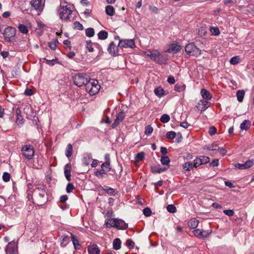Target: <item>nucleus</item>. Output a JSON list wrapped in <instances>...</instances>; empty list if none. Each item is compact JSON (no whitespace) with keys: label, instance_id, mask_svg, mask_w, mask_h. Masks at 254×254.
I'll return each mask as SVG.
<instances>
[{"label":"nucleus","instance_id":"f257e3e1","mask_svg":"<svg viewBox=\"0 0 254 254\" xmlns=\"http://www.w3.org/2000/svg\"><path fill=\"white\" fill-rule=\"evenodd\" d=\"M144 55L160 64H166L168 60L167 56L158 51L144 52Z\"/></svg>","mask_w":254,"mask_h":254},{"label":"nucleus","instance_id":"f03ea898","mask_svg":"<svg viewBox=\"0 0 254 254\" xmlns=\"http://www.w3.org/2000/svg\"><path fill=\"white\" fill-rule=\"evenodd\" d=\"M85 87L86 91L91 96L98 93L100 89V86L98 84V80L93 79H89Z\"/></svg>","mask_w":254,"mask_h":254},{"label":"nucleus","instance_id":"7ed1b4c3","mask_svg":"<svg viewBox=\"0 0 254 254\" xmlns=\"http://www.w3.org/2000/svg\"><path fill=\"white\" fill-rule=\"evenodd\" d=\"M89 80L88 75L84 73L76 74L73 77L74 84L78 87L86 86Z\"/></svg>","mask_w":254,"mask_h":254},{"label":"nucleus","instance_id":"20e7f679","mask_svg":"<svg viewBox=\"0 0 254 254\" xmlns=\"http://www.w3.org/2000/svg\"><path fill=\"white\" fill-rule=\"evenodd\" d=\"M72 10L66 5H61L59 9L60 18L64 20H69L71 17Z\"/></svg>","mask_w":254,"mask_h":254},{"label":"nucleus","instance_id":"39448f33","mask_svg":"<svg viewBox=\"0 0 254 254\" xmlns=\"http://www.w3.org/2000/svg\"><path fill=\"white\" fill-rule=\"evenodd\" d=\"M44 188V186H41L34 190L35 193L37 194V201L41 205L45 202L47 199L46 196V192Z\"/></svg>","mask_w":254,"mask_h":254},{"label":"nucleus","instance_id":"423d86ee","mask_svg":"<svg viewBox=\"0 0 254 254\" xmlns=\"http://www.w3.org/2000/svg\"><path fill=\"white\" fill-rule=\"evenodd\" d=\"M185 52L190 56L197 57L201 54V51L193 43H190L186 46Z\"/></svg>","mask_w":254,"mask_h":254},{"label":"nucleus","instance_id":"0eeeda50","mask_svg":"<svg viewBox=\"0 0 254 254\" xmlns=\"http://www.w3.org/2000/svg\"><path fill=\"white\" fill-rule=\"evenodd\" d=\"M22 154L26 159L30 160L34 155V150L31 145H24L21 148Z\"/></svg>","mask_w":254,"mask_h":254},{"label":"nucleus","instance_id":"6e6552de","mask_svg":"<svg viewBox=\"0 0 254 254\" xmlns=\"http://www.w3.org/2000/svg\"><path fill=\"white\" fill-rule=\"evenodd\" d=\"M6 254H17L18 241L13 240L9 242L5 249Z\"/></svg>","mask_w":254,"mask_h":254},{"label":"nucleus","instance_id":"1a4fd4ad","mask_svg":"<svg viewBox=\"0 0 254 254\" xmlns=\"http://www.w3.org/2000/svg\"><path fill=\"white\" fill-rule=\"evenodd\" d=\"M15 28L10 26L6 27L3 33L5 40L8 42L11 41V38L14 37L15 35Z\"/></svg>","mask_w":254,"mask_h":254},{"label":"nucleus","instance_id":"9d476101","mask_svg":"<svg viewBox=\"0 0 254 254\" xmlns=\"http://www.w3.org/2000/svg\"><path fill=\"white\" fill-rule=\"evenodd\" d=\"M118 46L121 48H134L135 45L133 39H123L120 40Z\"/></svg>","mask_w":254,"mask_h":254},{"label":"nucleus","instance_id":"9b49d317","mask_svg":"<svg viewBox=\"0 0 254 254\" xmlns=\"http://www.w3.org/2000/svg\"><path fill=\"white\" fill-rule=\"evenodd\" d=\"M211 230H203L201 229H196L193 231L195 236L199 238H205L207 237L211 233Z\"/></svg>","mask_w":254,"mask_h":254},{"label":"nucleus","instance_id":"f8f14e48","mask_svg":"<svg viewBox=\"0 0 254 254\" xmlns=\"http://www.w3.org/2000/svg\"><path fill=\"white\" fill-rule=\"evenodd\" d=\"M253 160H248L243 164H237L235 165V167L239 169H247L254 165Z\"/></svg>","mask_w":254,"mask_h":254},{"label":"nucleus","instance_id":"ddd939ff","mask_svg":"<svg viewBox=\"0 0 254 254\" xmlns=\"http://www.w3.org/2000/svg\"><path fill=\"white\" fill-rule=\"evenodd\" d=\"M89 254H100V250L96 244H90L87 247Z\"/></svg>","mask_w":254,"mask_h":254},{"label":"nucleus","instance_id":"4468645a","mask_svg":"<svg viewBox=\"0 0 254 254\" xmlns=\"http://www.w3.org/2000/svg\"><path fill=\"white\" fill-rule=\"evenodd\" d=\"M128 227V225L124 220L116 218V226L115 228L118 229L125 230Z\"/></svg>","mask_w":254,"mask_h":254},{"label":"nucleus","instance_id":"2eb2a0df","mask_svg":"<svg viewBox=\"0 0 254 254\" xmlns=\"http://www.w3.org/2000/svg\"><path fill=\"white\" fill-rule=\"evenodd\" d=\"M210 105V103L207 100H201L197 104L196 107L198 109L200 110L201 111H204L207 109Z\"/></svg>","mask_w":254,"mask_h":254},{"label":"nucleus","instance_id":"dca6fc26","mask_svg":"<svg viewBox=\"0 0 254 254\" xmlns=\"http://www.w3.org/2000/svg\"><path fill=\"white\" fill-rule=\"evenodd\" d=\"M107 164H102L101 166L102 169L101 170H97L95 171V175L96 177L102 178L106 175V172H109V169H105V166Z\"/></svg>","mask_w":254,"mask_h":254},{"label":"nucleus","instance_id":"f3484780","mask_svg":"<svg viewBox=\"0 0 254 254\" xmlns=\"http://www.w3.org/2000/svg\"><path fill=\"white\" fill-rule=\"evenodd\" d=\"M32 6L37 10H40L44 6L43 0H32Z\"/></svg>","mask_w":254,"mask_h":254},{"label":"nucleus","instance_id":"a211bd4d","mask_svg":"<svg viewBox=\"0 0 254 254\" xmlns=\"http://www.w3.org/2000/svg\"><path fill=\"white\" fill-rule=\"evenodd\" d=\"M181 46L177 44H173L170 48L166 51V52L171 53H177L181 50Z\"/></svg>","mask_w":254,"mask_h":254},{"label":"nucleus","instance_id":"6ab92c4d","mask_svg":"<svg viewBox=\"0 0 254 254\" xmlns=\"http://www.w3.org/2000/svg\"><path fill=\"white\" fill-rule=\"evenodd\" d=\"M201 95L204 100H210L212 98L211 94L206 89H202L200 92Z\"/></svg>","mask_w":254,"mask_h":254},{"label":"nucleus","instance_id":"aec40b11","mask_svg":"<svg viewBox=\"0 0 254 254\" xmlns=\"http://www.w3.org/2000/svg\"><path fill=\"white\" fill-rule=\"evenodd\" d=\"M70 235L71 237V241L72 242L74 249L75 250H80L81 249V246L80 244L77 237L73 235L72 233H70Z\"/></svg>","mask_w":254,"mask_h":254},{"label":"nucleus","instance_id":"412c9836","mask_svg":"<svg viewBox=\"0 0 254 254\" xmlns=\"http://www.w3.org/2000/svg\"><path fill=\"white\" fill-rule=\"evenodd\" d=\"M117 49V47L114 43L112 42L109 44L107 50L109 54H110L111 55L115 56L117 53L116 51Z\"/></svg>","mask_w":254,"mask_h":254},{"label":"nucleus","instance_id":"4be33fe9","mask_svg":"<svg viewBox=\"0 0 254 254\" xmlns=\"http://www.w3.org/2000/svg\"><path fill=\"white\" fill-rule=\"evenodd\" d=\"M65 168H68V169H65L64 171V174L65 175V177L66 179V180L68 181H70L71 179V171H70V168H71V165L70 164H67L65 166Z\"/></svg>","mask_w":254,"mask_h":254},{"label":"nucleus","instance_id":"5701e85b","mask_svg":"<svg viewBox=\"0 0 254 254\" xmlns=\"http://www.w3.org/2000/svg\"><path fill=\"white\" fill-rule=\"evenodd\" d=\"M92 159V155L90 153H85L83 157L82 162L84 165L88 166Z\"/></svg>","mask_w":254,"mask_h":254},{"label":"nucleus","instance_id":"b1692460","mask_svg":"<svg viewBox=\"0 0 254 254\" xmlns=\"http://www.w3.org/2000/svg\"><path fill=\"white\" fill-rule=\"evenodd\" d=\"M102 190H104L107 193L110 195H115L116 193V191L114 189H113L108 186H106L105 187V188L102 187Z\"/></svg>","mask_w":254,"mask_h":254},{"label":"nucleus","instance_id":"393cba45","mask_svg":"<svg viewBox=\"0 0 254 254\" xmlns=\"http://www.w3.org/2000/svg\"><path fill=\"white\" fill-rule=\"evenodd\" d=\"M198 225V221L195 219H191L188 222V226L191 229H195Z\"/></svg>","mask_w":254,"mask_h":254},{"label":"nucleus","instance_id":"a878e982","mask_svg":"<svg viewBox=\"0 0 254 254\" xmlns=\"http://www.w3.org/2000/svg\"><path fill=\"white\" fill-rule=\"evenodd\" d=\"M193 165V163L191 161H188L183 164V168L186 171H189L194 167Z\"/></svg>","mask_w":254,"mask_h":254},{"label":"nucleus","instance_id":"bb28decb","mask_svg":"<svg viewBox=\"0 0 254 254\" xmlns=\"http://www.w3.org/2000/svg\"><path fill=\"white\" fill-rule=\"evenodd\" d=\"M16 123L18 124H21V125L23 124L24 123V119L21 115L20 111L19 110H16Z\"/></svg>","mask_w":254,"mask_h":254},{"label":"nucleus","instance_id":"cd10ccee","mask_svg":"<svg viewBox=\"0 0 254 254\" xmlns=\"http://www.w3.org/2000/svg\"><path fill=\"white\" fill-rule=\"evenodd\" d=\"M97 35L99 39L104 40L108 38V33L105 30H102L98 33Z\"/></svg>","mask_w":254,"mask_h":254},{"label":"nucleus","instance_id":"c85d7f7f","mask_svg":"<svg viewBox=\"0 0 254 254\" xmlns=\"http://www.w3.org/2000/svg\"><path fill=\"white\" fill-rule=\"evenodd\" d=\"M105 11L107 15L113 16L115 13V8L113 6L109 5L106 6Z\"/></svg>","mask_w":254,"mask_h":254},{"label":"nucleus","instance_id":"c756f323","mask_svg":"<svg viewBox=\"0 0 254 254\" xmlns=\"http://www.w3.org/2000/svg\"><path fill=\"white\" fill-rule=\"evenodd\" d=\"M245 92L243 90H239L237 91L236 95L237 100L239 102H242L243 100Z\"/></svg>","mask_w":254,"mask_h":254},{"label":"nucleus","instance_id":"7c9ffc66","mask_svg":"<svg viewBox=\"0 0 254 254\" xmlns=\"http://www.w3.org/2000/svg\"><path fill=\"white\" fill-rule=\"evenodd\" d=\"M113 248L116 250L121 249V241L119 238H116L113 241Z\"/></svg>","mask_w":254,"mask_h":254},{"label":"nucleus","instance_id":"2f4dec72","mask_svg":"<svg viewBox=\"0 0 254 254\" xmlns=\"http://www.w3.org/2000/svg\"><path fill=\"white\" fill-rule=\"evenodd\" d=\"M105 225L106 227H115L116 226V218L114 219H109L105 222Z\"/></svg>","mask_w":254,"mask_h":254},{"label":"nucleus","instance_id":"473e14b6","mask_svg":"<svg viewBox=\"0 0 254 254\" xmlns=\"http://www.w3.org/2000/svg\"><path fill=\"white\" fill-rule=\"evenodd\" d=\"M186 85L183 83H177L174 87L175 90L177 92H183L186 89Z\"/></svg>","mask_w":254,"mask_h":254},{"label":"nucleus","instance_id":"72a5a7b5","mask_svg":"<svg viewBox=\"0 0 254 254\" xmlns=\"http://www.w3.org/2000/svg\"><path fill=\"white\" fill-rule=\"evenodd\" d=\"M250 123L248 120H244L241 124L240 127L242 129L248 130L250 127Z\"/></svg>","mask_w":254,"mask_h":254},{"label":"nucleus","instance_id":"f704fd0d","mask_svg":"<svg viewBox=\"0 0 254 254\" xmlns=\"http://www.w3.org/2000/svg\"><path fill=\"white\" fill-rule=\"evenodd\" d=\"M154 93L156 95L161 97L165 95L164 90L161 87H158L155 89Z\"/></svg>","mask_w":254,"mask_h":254},{"label":"nucleus","instance_id":"c9c22d12","mask_svg":"<svg viewBox=\"0 0 254 254\" xmlns=\"http://www.w3.org/2000/svg\"><path fill=\"white\" fill-rule=\"evenodd\" d=\"M72 154V146L71 144H68L65 150V155L67 158H69Z\"/></svg>","mask_w":254,"mask_h":254},{"label":"nucleus","instance_id":"e433bc0d","mask_svg":"<svg viewBox=\"0 0 254 254\" xmlns=\"http://www.w3.org/2000/svg\"><path fill=\"white\" fill-rule=\"evenodd\" d=\"M170 160L168 156H162L161 158V162L164 165H167L168 168Z\"/></svg>","mask_w":254,"mask_h":254},{"label":"nucleus","instance_id":"4c0bfd02","mask_svg":"<svg viewBox=\"0 0 254 254\" xmlns=\"http://www.w3.org/2000/svg\"><path fill=\"white\" fill-rule=\"evenodd\" d=\"M85 35L87 37L91 38L94 36L95 31L93 28H88L85 30Z\"/></svg>","mask_w":254,"mask_h":254},{"label":"nucleus","instance_id":"58836bf2","mask_svg":"<svg viewBox=\"0 0 254 254\" xmlns=\"http://www.w3.org/2000/svg\"><path fill=\"white\" fill-rule=\"evenodd\" d=\"M18 29L22 34H27L28 33V30L27 26L23 24H19L18 26Z\"/></svg>","mask_w":254,"mask_h":254},{"label":"nucleus","instance_id":"ea45409f","mask_svg":"<svg viewBox=\"0 0 254 254\" xmlns=\"http://www.w3.org/2000/svg\"><path fill=\"white\" fill-rule=\"evenodd\" d=\"M167 168L168 167L161 168L159 166H154L152 170L153 172L160 173L166 170Z\"/></svg>","mask_w":254,"mask_h":254},{"label":"nucleus","instance_id":"a19ab883","mask_svg":"<svg viewBox=\"0 0 254 254\" xmlns=\"http://www.w3.org/2000/svg\"><path fill=\"white\" fill-rule=\"evenodd\" d=\"M143 160V152L138 153L135 157V165L137 166L139 161Z\"/></svg>","mask_w":254,"mask_h":254},{"label":"nucleus","instance_id":"79ce46f5","mask_svg":"<svg viewBox=\"0 0 254 254\" xmlns=\"http://www.w3.org/2000/svg\"><path fill=\"white\" fill-rule=\"evenodd\" d=\"M58 43V40L55 39L53 42H49L48 43V46L52 50H54L56 49Z\"/></svg>","mask_w":254,"mask_h":254},{"label":"nucleus","instance_id":"37998d69","mask_svg":"<svg viewBox=\"0 0 254 254\" xmlns=\"http://www.w3.org/2000/svg\"><path fill=\"white\" fill-rule=\"evenodd\" d=\"M125 117V113L123 111L120 112L117 116L116 120L118 121L119 123L122 122Z\"/></svg>","mask_w":254,"mask_h":254},{"label":"nucleus","instance_id":"c03bdc74","mask_svg":"<svg viewBox=\"0 0 254 254\" xmlns=\"http://www.w3.org/2000/svg\"><path fill=\"white\" fill-rule=\"evenodd\" d=\"M160 121L162 122V123H168L170 120V116L167 115V114H163L161 118H160Z\"/></svg>","mask_w":254,"mask_h":254},{"label":"nucleus","instance_id":"a18cd8bd","mask_svg":"<svg viewBox=\"0 0 254 254\" xmlns=\"http://www.w3.org/2000/svg\"><path fill=\"white\" fill-rule=\"evenodd\" d=\"M69 241V238L67 236H64L62 237V239L61 240V245L63 246H66L67 244L68 243Z\"/></svg>","mask_w":254,"mask_h":254},{"label":"nucleus","instance_id":"49530a36","mask_svg":"<svg viewBox=\"0 0 254 254\" xmlns=\"http://www.w3.org/2000/svg\"><path fill=\"white\" fill-rule=\"evenodd\" d=\"M73 28L79 30H82L83 29V25L78 21H75L73 23Z\"/></svg>","mask_w":254,"mask_h":254},{"label":"nucleus","instance_id":"de8ad7c7","mask_svg":"<svg viewBox=\"0 0 254 254\" xmlns=\"http://www.w3.org/2000/svg\"><path fill=\"white\" fill-rule=\"evenodd\" d=\"M240 58L238 56H235L230 59V63L233 65H236L239 63Z\"/></svg>","mask_w":254,"mask_h":254},{"label":"nucleus","instance_id":"09e8293b","mask_svg":"<svg viewBox=\"0 0 254 254\" xmlns=\"http://www.w3.org/2000/svg\"><path fill=\"white\" fill-rule=\"evenodd\" d=\"M153 131V127L150 125H148L145 127V134L147 135H149L152 133Z\"/></svg>","mask_w":254,"mask_h":254},{"label":"nucleus","instance_id":"8fccbe9b","mask_svg":"<svg viewBox=\"0 0 254 254\" xmlns=\"http://www.w3.org/2000/svg\"><path fill=\"white\" fill-rule=\"evenodd\" d=\"M74 189V185L72 184L68 183L66 187V191L67 193H70Z\"/></svg>","mask_w":254,"mask_h":254},{"label":"nucleus","instance_id":"3c124183","mask_svg":"<svg viewBox=\"0 0 254 254\" xmlns=\"http://www.w3.org/2000/svg\"><path fill=\"white\" fill-rule=\"evenodd\" d=\"M207 149L209 150H218L219 149V147L216 143H213L211 145L208 146Z\"/></svg>","mask_w":254,"mask_h":254},{"label":"nucleus","instance_id":"603ef678","mask_svg":"<svg viewBox=\"0 0 254 254\" xmlns=\"http://www.w3.org/2000/svg\"><path fill=\"white\" fill-rule=\"evenodd\" d=\"M86 47L88 49L89 52H93L94 51V49L92 46V42L91 40H88L86 41Z\"/></svg>","mask_w":254,"mask_h":254},{"label":"nucleus","instance_id":"864d4df0","mask_svg":"<svg viewBox=\"0 0 254 254\" xmlns=\"http://www.w3.org/2000/svg\"><path fill=\"white\" fill-rule=\"evenodd\" d=\"M202 164V163L200 158H196L194 160L193 166H194L195 168H196Z\"/></svg>","mask_w":254,"mask_h":254},{"label":"nucleus","instance_id":"5fc2aeb1","mask_svg":"<svg viewBox=\"0 0 254 254\" xmlns=\"http://www.w3.org/2000/svg\"><path fill=\"white\" fill-rule=\"evenodd\" d=\"M10 175L7 172H4L2 175V179L4 182H8L10 181Z\"/></svg>","mask_w":254,"mask_h":254},{"label":"nucleus","instance_id":"6e6d98bb","mask_svg":"<svg viewBox=\"0 0 254 254\" xmlns=\"http://www.w3.org/2000/svg\"><path fill=\"white\" fill-rule=\"evenodd\" d=\"M176 134L175 131H170L166 133V136L169 139H174L176 137Z\"/></svg>","mask_w":254,"mask_h":254},{"label":"nucleus","instance_id":"4d7b16f0","mask_svg":"<svg viewBox=\"0 0 254 254\" xmlns=\"http://www.w3.org/2000/svg\"><path fill=\"white\" fill-rule=\"evenodd\" d=\"M126 246L129 249H131L134 247V243L131 239H128L126 241Z\"/></svg>","mask_w":254,"mask_h":254},{"label":"nucleus","instance_id":"13d9d810","mask_svg":"<svg viewBox=\"0 0 254 254\" xmlns=\"http://www.w3.org/2000/svg\"><path fill=\"white\" fill-rule=\"evenodd\" d=\"M167 210L170 213H175L177 209L176 207L173 204H169L167 207Z\"/></svg>","mask_w":254,"mask_h":254},{"label":"nucleus","instance_id":"bf43d9fd","mask_svg":"<svg viewBox=\"0 0 254 254\" xmlns=\"http://www.w3.org/2000/svg\"><path fill=\"white\" fill-rule=\"evenodd\" d=\"M210 31L212 33V35H218L220 34V31L217 27H211L210 28Z\"/></svg>","mask_w":254,"mask_h":254},{"label":"nucleus","instance_id":"052dcab7","mask_svg":"<svg viewBox=\"0 0 254 254\" xmlns=\"http://www.w3.org/2000/svg\"><path fill=\"white\" fill-rule=\"evenodd\" d=\"M152 211L149 207H145L144 208V215L149 217L151 216Z\"/></svg>","mask_w":254,"mask_h":254},{"label":"nucleus","instance_id":"680f3d73","mask_svg":"<svg viewBox=\"0 0 254 254\" xmlns=\"http://www.w3.org/2000/svg\"><path fill=\"white\" fill-rule=\"evenodd\" d=\"M202 164L207 163L209 162L210 159L208 157L205 156H201L200 157Z\"/></svg>","mask_w":254,"mask_h":254},{"label":"nucleus","instance_id":"e2e57ef3","mask_svg":"<svg viewBox=\"0 0 254 254\" xmlns=\"http://www.w3.org/2000/svg\"><path fill=\"white\" fill-rule=\"evenodd\" d=\"M223 213L229 216H232L234 214V211L231 209L224 210H223Z\"/></svg>","mask_w":254,"mask_h":254},{"label":"nucleus","instance_id":"0e129e2a","mask_svg":"<svg viewBox=\"0 0 254 254\" xmlns=\"http://www.w3.org/2000/svg\"><path fill=\"white\" fill-rule=\"evenodd\" d=\"M216 132V128L214 126H211L209 127V133L211 135H214Z\"/></svg>","mask_w":254,"mask_h":254},{"label":"nucleus","instance_id":"69168bd1","mask_svg":"<svg viewBox=\"0 0 254 254\" xmlns=\"http://www.w3.org/2000/svg\"><path fill=\"white\" fill-rule=\"evenodd\" d=\"M219 165V160L215 159H214L210 163V165L213 167L218 166Z\"/></svg>","mask_w":254,"mask_h":254},{"label":"nucleus","instance_id":"338daca9","mask_svg":"<svg viewBox=\"0 0 254 254\" xmlns=\"http://www.w3.org/2000/svg\"><path fill=\"white\" fill-rule=\"evenodd\" d=\"M92 12V10L90 9H86L84 12V14L85 15L86 17H88L90 16Z\"/></svg>","mask_w":254,"mask_h":254},{"label":"nucleus","instance_id":"774afa93","mask_svg":"<svg viewBox=\"0 0 254 254\" xmlns=\"http://www.w3.org/2000/svg\"><path fill=\"white\" fill-rule=\"evenodd\" d=\"M149 9L154 13H157L158 11V8L154 6H150Z\"/></svg>","mask_w":254,"mask_h":254}]
</instances>
